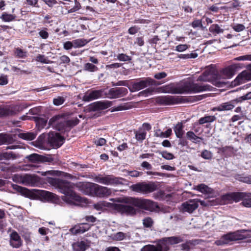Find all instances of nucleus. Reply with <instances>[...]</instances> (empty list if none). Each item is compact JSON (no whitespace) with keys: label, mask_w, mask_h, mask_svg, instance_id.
Here are the masks:
<instances>
[{"label":"nucleus","mask_w":251,"mask_h":251,"mask_svg":"<svg viewBox=\"0 0 251 251\" xmlns=\"http://www.w3.org/2000/svg\"><path fill=\"white\" fill-rule=\"evenodd\" d=\"M48 182L59 189L64 194L62 201L70 205L83 206L88 203L87 198L81 197L73 190V184L68 181L59 178L49 177Z\"/></svg>","instance_id":"nucleus-1"},{"label":"nucleus","mask_w":251,"mask_h":251,"mask_svg":"<svg viewBox=\"0 0 251 251\" xmlns=\"http://www.w3.org/2000/svg\"><path fill=\"white\" fill-rule=\"evenodd\" d=\"M69 115L68 113H66L54 116L49 120V126L54 127L56 130L62 133L70 131L73 127L79 124L80 121L77 117L66 120Z\"/></svg>","instance_id":"nucleus-2"},{"label":"nucleus","mask_w":251,"mask_h":251,"mask_svg":"<svg viewBox=\"0 0 251 251\" xmlns=\"http://www.w3.org/2000/svg\"><path fill=\"white\" fill-rule=\"evenodd\" d=\"M122 202L130 204L139 209L150 211L151 212H153L155 211L156 208H158L156 202L148 199L142 198L126 197L123 199Z\"/></svg>","instance_id":"nucleus-3"},{"label":"nucleus","mask_w":251,"mask_h":251,"mask_svg":"<svg viewBox=\"0 0 251 251\" xmlns=\"http://www.w3.org/2000/svg\"><path fill=\"white\" fill-rule=\"evenodd\" d=\"M211 87L209 85H200L190 81H185L176 86V94H186L192 92L198 93L210 90Z\"/></svg>","instance_id":"nucleus-4"},{"label":"nucleus","mask_w":251,"mask_h":251,"mask_svg":"<svg viewBox=\"0 0 251 251\" xmlns=\"http://www.w3.org/2000/svg\"><path fill=\"white\" fill-rule=\"evenodd\" d=\"M197 81L210 82L216 86L220 87V75L216 66L211 65L206 67L203 73L198 77Z\"/></svg>","instance_id":"nucleus-5"},{"label":"nucleus","mask_w":251,"mask_h":251,"mask_svg":"<svg viewBox=\"0 0 251 251\" xmlns=\"http://www.w3.org/2000/svg\"><path fill=\"white\" fill-rule=\"evenodd\" d=\"M88 177L92 178L96 182L106 185L118 186L123 185V181L126 180L125 179L122 177H116L112 175L103 176L98 174L96 175L94 173L89 175Z\"/></svg>","instance_id":"nucleus-6"},{"label":"nucleus","mask_w":251,"mask_h":251,"mask_svg":"<svg viewBox=\"0 0 251 251\" xmlns=\"http://www.w3.org/2000/svg\"><path fill=\"white\" fill-rule=\"evenodd\" d=\"M129 188L133 192L147 195L157 190L158 189V185L155 182L142 181L131 185Z\"/></svg>","instance_id":"nucleus-7"},{"label":"nucleus","mask_w":251,"mask_h":251,"mask_svg":"<svg viewBox=\"0 0 251 251\" xmlns=\"http://www.w3.org/2000/svg\"><path fill=\"white\" fill-rule=\"evenodd\" d=\"M183 242L180 236L163 237L157 241L156 247L157 251H170V245L177 244Z\"/></svg>","instance_id":"nucleus-8"},{"label":"nucleus","mask_w":251,"mask_h":251,"mask_svg":"<svg viewBox=\"0 0 251 251\" xmlns=\"http://www.w3.org/2000/svg\"><path fill=\"white\" fill-rule=\"evenodd\" d=\"M166 81H157L150 77L139 79L138 81L133 82L131 92H135L143 89L149 86H158L165 83Z\"/></svg>","instance_id":"nucleus-9"},{"label":"nucleus","mask_w":251,"mask_h":251,"mask_svg":"<svg viewBox=\"0 0 251 251\" xmlns=\"http://www.w3.org/2000/svg\"><path fill=\"white\" fill-rule=\"evenodd\" d=\"M251 193L246 192H236L227 194L221 197V205L230 202L232 201L236 202L239 201L245 198H249Z\"/></svg>","instance_id":"nucleus-10"},{"label":"nucleus","mask_w":251,"mask_h":251,"mask_svg":"<svg viewBox=\"0 0 251 251\" xmlns=\"http://www.w3.org/2000/svg\"><path fill=\"white\" fill-rule=\"evenodd\" d=\"M156 101L161 105H173L183 102V98L180 96H164L158 97Z\"/></svg>","instance_id":"nucleus-11"},{"label":"nucleus","mask_w":251,"mask_h":251,"mask_svg":"<svg viewBox=\"0 0 251 251\" xmlns=\"http://www.w3.org/2000/svg\"><path fill=\"white\" fill-rule=\"evenodd\" d=\"M65 140L60 133L54 132H50L48 134V142L53 148H59Z\"/></svg>","instance_id":"nucleus-12"},{"label":"nucleus","mask_w":251,"mask_h":251,"mask_svg":"<svg viewBox=\"0 0 251 251\" xmlns=\"http://www.w3.org/2000/svg\"><path fill=\"white\" fill-rule=\"evenodd\" d=\"M96 183L88 182H78L75 185L83 194L93 196Z\"/></svg>","instance_id":"nucleus-13"},{"label":"nucleus","mask_w":251,"mask_h":251,"mask_svg":"<svg viewBox=\"0 0 251 251\" xmlns=\"http://www.w3.org/2000/svg\"><path fill=\"white\" fill-rule=\"evenodd\" d=\"M112 208L121 213L125 214L127 215L133 216L136 214L137 210L132 206L129 205H125L122 204L113 203L110 204Z\"/></svg>","instance_id":"nucleus-14"},{"label":"nucleus","mask_w":251,"mask_h":251,"mask_svg":"<svg viewBox=\"0 0 251 251\" xmlns=\"http://www.w3.org/2000/svg\"><path fill=\"white\" fill-rule=\"evenodd\" d=\"M113 105V102L109 100H101L90 104L87 110L88 112H93L106 109Z\"/></svg>","instance_id":"nucleus-15"},{"label":"nucleus","mask_w":251,"mask_h":251,"mask_svg":"<svg viewBox=\"0 0 251 251\" xmlns=\"http://www.w3.org/2000/svg\"><path fill=\"white\" fill-rule=\"evenodd\" d=\"M22 110V108L17 105L14 107L9 106L0 107V118L14 116L16 115L18 112Z\"/></svg>","instance_id":"nucleus-16"},{"label":"nucleus","mask_w":251,"mask_h":251,"mask_svg":"<svg viewBox=\"0 0 251 251\" xmlns=\"http://www.w3.org/2000/svg\"><path fill=\"white\" fill-rule=\"evenodd\" d=\"M244 238V236L241 234L238 231L230 232L222 236L221 244H227L230 242L242 240Z\"/></svg>","instance_id":"nucleus-17"},{"label":"nucleus","mask_w":251,"mask_h":251,"mask_svg":"<svg viewBox=\"0 0 251 251\" xmlns=\"http://www.w3.org/2000/svg\"><path fill=\"white\" fill-rule=\"evenodd\" d=\"M111 193L112 192L110 188L96 183L93 196L99 198H106L110 196Z\"/></svg>","instance_id":"nucleus-18"},{"label":"nucleus","mask_w":251,"mask_h":251,"mask_svg":"<svg viewBox=\"0 0 251 251\" xmlns=\"http://www.w3.org/2000/svg\"><path fill=\"white\" fill-rule=\"evenodd\" d=\"M182 208L183 212H187L192 213L199 206L198 199H191L183 202L182 205Z\"/></svg>","instance_id":"nucleus-19"},{"label":"nucleus","mask_w":251,"mask_h":251,"mask_svg":"<svg viewBox=\"0 0 251 251\" xmlns=\"http://www.w3.org/2000/svg\"><path fill=\"white\" fill-rule=\"evenodd\" d=\"M128 93L127 89L125 87H115L111 88L108 91L109 98L116 99L126 96Z\"/></svg>","instance_id":"nucleus-20"},{"label":"nucleus","mask_w":251,"mask_h":251,"mask_svg":"<svg viewBox=\"0 0 251 251\" xmlns=\"http://www.w3.org/2000/svg\"><path fill=\"white\" fill-rule=\"evenodd\" d=\"M103 91L102 90H95L90 91L84 95L83 100L85 101H90L102 97Z\"/></svg>","instance_id":"nucleus-21"},{"label":"nucleus","mask_w":251,"mask_h":251,"mask_svg":"<svg viewBox=\"0 0 251 251\" xmlns=\"http://www.w3.org/2000/svg\"><path fill=\"white\" fill-rule=\"evenodd\" d=\"M93 225L87 223H81L75 225L71 228L70 231L74 234H81L88 231Z\"/></svg>","instance_id":"nucleus-22"},{"label":"nucleus","mask_w":251,"mask_h":251,"mask_svg":"<svg viewBox=\"0 0 251 251\" xmlns=\"http://www.w3.org/2000/svg\"><path fill=\"white\" fill-rule=\"evenodd\" d=\"M39 195L41 198L48 201L57 203L59 201V198L56 194L49 191L41 190L39 192Z\"/></svg>","instance_id":"nucleus-23"},{"label":"nucleus","mask_w":251,"mask_h":251,"mask_svg":"<svg viewBox=\"0 0 251 251\" xmlns=\"http://www.w3.org/2000/svg\"><path fill=\"white\" fill-rule=\"evenodd\" d=\"M10 245L13 248H19L22 245V240L20 236L15 231H13L10 235Z\"/></svg>","instance_id":"nucleus-24"},{"label":"nucleus","mask_w":251,"mask_h":251,"mask_svg":"<svg viewBox=\"0 0 251 251\" xmlns=\"http://www.w3.org/2000/svg\"><path fill=\"white\" fill-rule=\"evenodd\" d=\"M12 187L14 190L25 197L31 198L34 196V193L25 187L14 184L12 185Z\"/></svg>","instance_id":"nucleus-25"},{"label":"nucleus","mask_w":251,"mask_h":251,"mask_svg":"<svg viewBox=\"0 0 251 251\" xmlns=\"http://www.w3.org/2000/svg\"><path fill=\"white\" fill-rule=\"evenodd\" d=\"M244 79L251 80V64L248 66V70L240 73L235 79V84L242 83Z\"/></svg>","instance_id":"nucleus-26"},{"label":"nucleus","mask_w":251,"mask_h":251,"mask_svg":"<svg viewBox=\"0 0 251 251\" xmlns=\"http://www.w3.org/2000/svg\"><path fill=\"white\" fill-rule=\"evenodd\" d=\"M22 182L25 185L34 186L38 182V178L36 176L26 175L22 177Z\"/></svg>","instance_id":"nucleus-27"},{"label":"nucleus","mask_w":251,"mask_h":251,"mask_svg":"<svg viewBox=\"0 0 251 251\" xmlns=\"http://www.w3.org/2000/svg\"><path fill=\"white\" fill-rule=\"evenodd\" d=\"M235 72V69L233 66H229L224 69L222 71H221V78H230L234 74Z\"/></svg>","instance_id":"nucleus-28"},{"label":"nucleus","mask_w":251,"mask_h":251,"mask_svg":"<svg viewBox=\"0 0 251 251\" xmlns=\"http://www.w3.org/2000/svg\"><path fill=\"white\" fill-rule=\"evenodd\" d=\"M135 139L139 142H142L146 138L147 131L144 128H139L137 130L134 131Z\"/></svg>","instance_id":"nucleus-29"},{"label":"nucleus","mask_w":251,"mask_h":251,"mask_svg":"<svg viewBox=\"0 0 251 251\" xmlns=\"http://www.w3.org/2000/svg\"><path fill=\"white\" fill-rule=\"evenodd\" d=\"M88 246L83 241H78L73 244L74 251H85Z\"/></svg>","instance_id":"nucleus-30"},{"label":"nucleus","mask_w":251,"mask_h":251,"mask_svg":"<svg viewBox=\"0 0 251 251\" xmlns=\"http://www.w3.org/2000/svg\"><path fill=\"white\" fill-rule=\"evenodd\" d=\"M186 138L194 143H198L201 142V138L196 135L193 131H188L186 134Z\"/></svg>","instance_id":"nucleus-31"},{"label":"nucleus","mask_w":251,"mask_h":251,"mask_svg":"<svg viewBox=\"0 0 251 251\" xmlns=\"http://www.w3.org/2000/svg\"><path fill=\"white\" fill-rule=\"evenodd\" d=\"M184 126L181 123H178L174 128V130L176 137H181L183 136L184 131L183 130Z\"/></svg>","instance_id":"nucleus-32"},{"label":"nucleus","mask_w":251,"mask_h":251,"mask_svg":"<svg viewBox=\"0 0 251 251\" xmlns=\"http://www.w3.org/2000/svg\"><path fill=\"white\" fill-rule=\"evenodd\" d=\"M159 89H161L162 92L163 93L176 94V86H175L173 84L165 85Z\"/></svg>","instance_id":"nucleus-33"},{"label":"nucleus","mask_w":251,"mask_h":251,"mask_svg":"<svg viewBox=\"0 0 251 251\" xmlns=\"http://www.w3.org/2000/svg\"><path fill=\"white\" fill-rule=\"evenodd\" d=\"M33 118L38 129L43 128L47 125L48 120L46 119L39 117H34Z\"/></svg>","instance_id":"nucleus-34"},{"label":"nucleus","mask_w":251,"mask_h":251,"mask_svg":"<svg viewBox=\"0 0 251 251\" xmlns=\"http://www.w3.org/2000/svg\"><path fill=\"white\" fill-rule=\"evenodd\" d=\"M16 17V16L15 15L8 14L6 12H4L0 16V19L3 22H10L15 21Z\"/></svg>","instance_id":"nucleus-35"},{"label":"nucleus","mask_w":251,"mask_h":251,"mask_svg":"<svg viewBox=\"0 0 251 251\" xmlns=\"http://www.w3.org/2000/svg\"><path fill=\"white\" fill-rule=\"evenodd\" d=\"M20 138L26 140H33L36 138V135L33 132L20 133L18 135Z\"/></svg>","instance_id":"nucleus-36"},{"label":"nucleus","mask_w":251,"mask_h":251,"mask_svg":"<svg viewBox=\"0 0 251 251\" xmlns=\"http://www.w3.org/2000/svg\"><path fill=\"white\" fill-rule=\"evenodd\" d=\"M114 56L116 57V59H117L121 62H130L132 60L131 56L123 53H118L117 55H115Z\"/></svg>","instance_id":"nucleus-37"},{"label":"nucleus","mask_w":251,"mask_h":251,"mask_svg":"<svg viewBox=\"0 0 251 251\" xmlns=\"http://www.w3.org/2000/svg\"><path fill=\"white\" fill-rule=\"evenodd\" d=\"M131 107L130 104L128 103H126L124 104H122L117 107H112L110 109L111 112H115V111H122V110H127L128 109H130Z\"/></svg>","instance_id":"nucleus-38"},{"label":"nucleus","mask_w":251,"mask_h":251,"mask_svg":"<svg viewBox=\"0 0 251 251\" xmlns=\"http://www.w3.org/2000/svg\"><path fill=\"white\" fill-rule=\"evenodd\" d=\"M235 178L240 181L251 184V176L250 175H237L235 176Z\"/></svg>","instance_id":"nucleus-39"},{"label":"nucleus","mask_w":251,"mask_h":251,"mask_svg":"<svg viewBox=\"0 0 251 251\" xmlns=\"http://www.w3.org/2000/svg\"><path fill=\"white\" fill-rule=\"evenodd\" d=\"M153 224L154 221L150 217H147L143 220V225L145 228H151Z\"/></svg>","instance_id":"nucleus-40"},{"label":"nucleus","mask_w":251,"mask_h":251,"mask_svg":"<svg viewBox=\"0 0 251 251\" xmlns=\"http://www.w3.org/2000/svg\"><path fill=\"white\" fill-rule=\"evenodd\" d=\"M74 47L75 48H81L86 45L88 41L84 39H77L73 41Z\"/></svg>","instance_id":"nucleus-41"},{"label":"nucleus","mask_w":251,"mask_h":251,"mask_svg":"<svg viewBox=\"0 0 251 251\" xmlns=\"http://www.w3.org/2000/svg\"><path fill=\"white\" fill-rule=\"evenodd\" d=\"M83 70L90 72H95L98 71L99 68L91 63H86L84 64Z\"/></svg>","instance_id":"nucleus-42"},{"label":"nucleus","mask_w":251,"mask_h":251,"mask_svg":"<svg viewBox=\"0 0 251 251\" xmlns=\"http://www.w3.org/2000/svg\"><path fill=\"white\" fill-rule=\"evenodd\" d=\"M215 117L213 116H205L204 117L201 118L199 120V123L200 125H202L205 123L212 122L215 121Z\"/></svg>","instance_id":"nucleus-43"},{"label":"nucleus","mask_w":251,"mask_h":251,"mask_svg":"<svg viewBox=\"0 0 251 251\" xmlns=\"http://www.w3.org/2000/svg\"><path fill=\"white\" fill-rule=\"evenodd\" d=\"M196 189L202 193H210L211 189L207 185L204 184H201L197 186Z\"/></svg>","instance_id":"nucleus-44"},{"label":"nucleus","mask_w":251,"mask_h":251,"mask_svg":"<svg viewBox=\"0 0 251 251\" xmlns=\"http://www.w3.org/2000/svg\"><path fill=\"white\" fill-rule=\"evenodd\" d=\"M193 240H188L185 243L181 244L180 245L181 247V250L182 251H190L191 245H194Z\"/></svg>","instance_id":"nucleus-45"},{"label":"nucleus","mask_w":251,"mask_h":251,"mask_svg":"<svg viewBox=\"0 0 251 251\" xmlns=\"http://www.w3.org/2000/svg\"><path fill=\"white\" fill-rule=\"evenodd\" d=\"M111 203L107 202H98L97 203L94 204V207L97 210H102L104 207H109L112 208V206L110 205Z\"/></svg>","instance_id":"nucleus-46"},{"label":"nucleus","mask_w":251,"mask_h":251,"mask_svg":"<svg viewBox=\"0 0 251 251\" xmlns=\"http://www.w3.org/2000/svg\"><path fill=\"white\" fill-rule=\"evenodd\" d=\"M48 29L46 27H43L39 29L38 32L39 36L43 39H47L49 37V33L48 32Z\"/></svg>","instance_id":"nucleus-47"},{"label":"nucleus","mask_w":251,"mask_h":251,"mask_svg":"<svg viewBox=\"0 0 251 251\" xmlns=\"http://www.w3.org/2000/svg\"><path fill=\"white\" fill-rule=\"evenodd\" d=\"M15 54L19 58H25L26 57V52L20 48H17L15 49Z\"/></svg>","instance_id":"nucleus-48"},{"label":"nucleus","mask_w":251,"mask_h":251,"mask_svg":"<svg viewBox=\"0 0 251 251\" xmlns=\"http://www.w3.org/2000/svg\"><path fill=\"white\" fill-rule=\"evenodd\" d=\"M41 155L37 153H32L26 157L29 161L32 162H40Z\"/></svg>","instance_id":"nucleus-49"},{"label":"nucleus","mask_w":251,"mask_h":251,"mask_svg":"<svg viewBox=\"0 0 251 251\" xmlns=\"http://www.w3.org/2000/svg\"><path fill=\"white\" fill-rule=\"evenodd\" d=\"M167 76V73H166L165 72H159L157 73H156L154 75V78L157 80H158L157 81H163V80H161L164 78H165ZM164 81H166L165 82H166L168 79L164 80Z\"/></svg>","instance_id":"nucleus-50"},{"label":"nucleus","mask_w":251,"mask_h":251,"mask_svg":"<svg viewBox=\"0 0 251 251\" xmlns=\"http://www.w3.org/2000/svg\"><path fill=\"white\" fill-rule=\"evenodd\" d=\"M161 156L166 160H172L175 158L174 155L166 151H162L160 152Z\"/></svg>","instance_id":"nucleus-51"},{"label":"nucleus","mask_w":251,"mask_h":251,"mask_svg":"<svg viewBox=\"0 0 251 251\" xmlns=\"http://www.w3.org/2000/svg\"><path fill=\"white\" fill-rule=\"evenodd\" d=\"M65 101V99L63 97L58 96L53 100V103L56 106H59L62 104Z\"/></svg>","instance_id":"nucleus-52"},{"label":"nucleus","mask_w":251,"mask_h":251,"mask_svg":"<svg viewBox=\"0 0 251 251\" xmlns=\"http://www.w3.org/2000/svg\"><path fill=\"white\" fill-rule=\"evenodd\" d=\"M140 251H157L156 245L148 244L143 246Z\"/></svg>","instance_id":"nucleus-53"},{"label":"nucleus","mask_w":251,"mask_h":251,"mask_svg":"<svg viewBox=\"0 0 251 251\" xmlns=\"http://www.w3.org/2000/svg\"><path fill=\"white\" fill-rule=\"evenodd\" d=\"M198 54L196 53H191L186 54H179L178 57L180 58L186 59L188 58H195L197 57Z\"/></svg>","instance_id":"nucleus-54"},{"label":"nucleus","mask_w":251,"mask_h":251,"mask_svg":"<svg viewBox=\"0 0 251 251\" xmlns=\"http://www.w3.org/2000/svg\"><path fill=\"white\" fill-rule=\"evenodd\" d=\"M3 157L4 159L9 160L10 159H15L17 158L16 155L12 151L4 152Z\"/></svg>","instance_id":"nucleus-55"},{"label":"nucleus","mask_w":251,"mask_h":251,"mask_svg":"<svg viewBox=\"0 0 251 251\" xmlns=\"http://www.w3.org/2000/svg\"><path fill=\"white\" fill-rule=\"evenodd\" d=\"M234 106L230 102L223 103L221 105V111L230 110L233 108Z\"/></svg>","instance_id":"nucleus-56"},{"label":"nucleus","mask_w":251,"mask_h":251,"mask_svg":"<svg viewBox=\"0 0 251 251\" xmlns=\"http://www.w3.org/2000/svg\"><path fill=\"white\" fill-rule=\"evenodd\" d=\"M25 3L34 7L39 8L40 7L38 4V0H26Z\"/></svg>","instance_id":"nucleus-57"},{"label":"nucleus","mask_w":251,"mask_h":251,"mask_svg":"<svg viewBox=\"0 0 251 251\" xmlns=\"http://www.w3.org/2000/svg\"><path fill=\"white\" fill-rule=\"evenodd\" d=\"M199 203H200L201 205L203 206H209L210 205L212 206L214 205L213 201L209 200H204L203 201L199 200Z\"/></svg>","instance_id":"nucleus-58"},{"label":"nucleus","mask_w":251,"mask_h":251,"mask_svg":"<svg viewBox=\"0 0 251 251\" xmlns=\"http://www.w3.org/2000/svg\"><path fill=\"white\" fill-rule=\"evenodd\" d=\"M189 46L187 44H180L176 47L175 50L178 52H182L188 49Z\"/></svg>","instance_id":"nucleus-59"},{"label":"nucleus","mask_w":251,"mask_h":251,"mask_svg":"<svg viewBox=\"0 0 251 251\" xmlns=\"http://www.w3.org/2000/svg\"><path fill=\"white\" fill-rule=\"evenodd\" d=\"M179 138L178 145L182 147L187 146L188 145V142L187 139L183 136L181 137H177Z\"/></svg>","instance_id":"nucleus-60"},{"label":"nucleus","mask_w":251,"mask_h":251,"mask_svg":"<svg viewBox=\"0 0 251 251\" xmlns=\"http://www.w3.org/2000/svg\"><path fill=\"white\" fill-rule=\"evenodd\" d=\"M241 204L247 207H251V196L249 198H245Z\"/></svg>","instance_id":"nucleus-61"},{"label":"nucleus","mask_w":251,"mask_h":251,"mask_svg":"<svg viewBox=\"0 0 251 251\" xmlns=\"http://www.w3.org/2000/svg\"><path fill=\"white\" fill-rule=\"evenodd\" d=\"M114 237L116 240L121 241L126 238V234L122 232H118L114 235Z\"/></svg>","instance_id":"nucleus-62"},{"label":"nucleus","mask_w":251,"mask_h":251,"mask_svg":"<svg viewBox=\"0 0 251 251\" xmlns=\"http://www.w3.org/2000/svg\"><path fill=\"white\" fill-rule=\"evenodd\" d=\"M127 174L129 176L131 177H137L142 175L143 173L142 172H139L136 170L128 171Z\"/></svg>","instance_id":"nucleus-63"},{"label":"nucleus","mask_w":251,"mask_h":251,"mask_svg":"<svg viewBox=\"0 0 251 251\" xmlns=\"http://www.w3.org/2000/svg\"><path fill=\"white\" fill-rule=\"evenodd\" d=\"M153 92V90L152 88H149L142 91H141L139 93V95L148 96V95L152 94Z\"/></svg>","instance_id":"nucleus-64"}]
</instances>
